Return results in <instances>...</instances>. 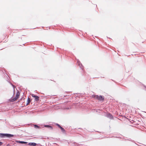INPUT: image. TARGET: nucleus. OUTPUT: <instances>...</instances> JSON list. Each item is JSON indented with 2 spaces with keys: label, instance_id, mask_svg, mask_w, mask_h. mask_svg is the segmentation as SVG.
Here are the masks:
<instances>
[{
  "label": "nucleus",
  "instance_id": "obj_1",
  "mask_svg": "<svg viewBox=\"0 0 146 146\" xmlns=\"http://www.w3.org/2000/svg\"><path fill=\"white\" fill-rule=\"evenodd\" d=\"M14 135L9 134L8 133H0V137H13Z\"/></svg>",
  "mask_w": 146,
  "mask_h": 146
},
{
  "label": "nucleus",
  "instance_id": "obj_9",
  "mask_svg": "<svg viewBox=\"0 0 146 146\" xmlns=\"http://www.w3.org/2000/svg\"><path fill=\"white\" fill-rule=\"evenodd\" d=\"M44 126L45 127H48V128H50L51 129H52V127L51 126H50L49 125H44Z\"/></svg>",
  "mask_w": 146,
  "mask_h": 146
},
{
  "label": "nucleus",
  "instance_id": "obj_4",
  "mask_svg": "<svg viewBox=\"0 0 146 146\" xmlns=\"http://www.w3.org/2000/svg\"><path fill=\"white\" fill-rule=\"evenodd\" d=\"M36 144V143H28V145L30 146H35Z\"/></svg>",
  "mask_w": 146,
  "mask_h": 146
},
{
  "label": "nucleus",
  "instance_id": "obj_18",
  "mask_svg": "<svg viewBox=\"0 0 146 146\" xmlns=\"http://www.w3.org/2000/svg\"><path fill=\"white\" fill-rule=\"evenodd\" d=\"M7 146H10V145L9 144H8Z\"/></svg>",
  "mask_w": 146,
  "mask_h": 146
},
{
  "label": "nucleus",
  "instance_id": "obj_14",
  "mask_svg": "<svg viewBox=\"0 0 146 146\" xmlns=\"http://www.w3.org/2000/svg\"><path fill=\"white\" fill-rule=\"evenodd\" d=\"M58 126V127L60 128V127H61V126H60V125H59L58 124H57V123H56V124Z\"/></svg>",
  "mask_w": 146,
  "mask_h": 146
},
{
  "label": "nucleus",
  "instance_id": "obj_5",
  "mask_svg": "<svg viewBox=\"0 0 146 146\" xmlns=\"http://www.w3.org/2000/svg\"><path fill=\"white\" fill-rule=\"evenodd\" d=\"M16 142L17 143H27V142H25V141H17Z\"/></svg>",
  "mask_w": 146,
  "mask_h": 146
},
{
  "label": "nucleus",
  "instance_id": "obj_8",
  "mask_svg": "<svg viewBox=\"0 0 146 146\" xmlns=\"http://www.w3.org/2000/svg\"><path fill=\"white\" fill-rule=\"evenodd\" d=\"M35 98V101H38L39 100V97L38 96H36V97Z\"/></svg>",
  "mask_w": 146,
  "mask_h": 146
},
{
  "label": "nucleus",
  "instance_id": "obj_15",
  "mask_svg": "<svg viewBox=\"0 0 146 146\" xmlns=\"http://www.w3.org/2000/svg\"><path fill=\"white\" fill-rule=\"evenodd\" d=\"M77 62H78V64L80 66V68H81V67L80 66V61H78Z\"/></svg>",
  "mask_w": 146,
  "mask_h": 146
},
{
  "label": "nucleus",
  "instance_id": "obj_2",
  "mask_svg": "<svg viewBox=\"0 0 146 146\" xmlns=\"http://www.w3.org/2000/svg\"><path fill=\"white\" fill-rule=\"evenodd\" d=\"M93 97L96 99L100 101L103 100H104V97L102 96H98V95H94L93 96Z\"/></svg>",
  "mask_w": 146,
  "mask_h": 146
},
{
  "label": "nucleus",
  "instance_id": "obj_7",
  "mask_svg": "<svg viewBox=\"0 0 146 146\" xmlns=\"http://www.w3.org/2000/svg\"><path fill=\"white\" fill-rule=\"evenodd\" d=\"M60 129H61V131H62L63 133H64V132H65V129H64L62 127H61H61H60Z\"/></svg>",
  "mask_w": 146,
  "mask_h": 146
},
{
  "label": "nucleus",
  "instance_id": "obj_11",
  "mask_svg": "<svg viewBox=\"0 0 146 146\" xmlns=\"http://www.w3.org/2000/svg\"><path fill=\"white\" fill-rule=\"evenodd\" d=\"M17 99H16L15 98L12 99L11 100V102H13L15 101Z\"/></svg>",
  "mask_w": 146,
  "mask_h": 146
},
{
  "label": "nucleus",
  "instance_id": "obj_6",
  "mask_svg": "<svg viewBox=\"0 0 146 146\" xmlns=\"http://www.w3.org/2000/svg\"><path fill=\"white\" fill-rule=\"evenodd\" d=\"M19 92H17V93L15 97V98L17 99L19 97Z\"/></svg>",
  "mask_w": 146,
  "mask_h": 146
},
{
  "label": "nucleus",
  "instance_id": "obj_13",
  "mask_svg": "<svg viewBox=\"0 0 146 146\" xmlns=\"http://www.w3.org/2000/svg\"><path fill=\"white\" fill-rule=\"evenodd\" d=\"M31 96L33 97L34 98H35V97H36V96L34 94H32Z\"/></svg>",
  "mask_w": 146,
  "mask_h": 146
},
{
  "label": "nucleus",
  "instance_id": "obj_12",
  "mask_svg": "<svg viewBox=\"0 0 146 146\" xmlns=\"http://www.w3.org/2000/svg\"><path fill=\"white\" fill-rule=\"evenodd\" d=\"M34 127L35 128H39V126H38V125H34Z\"/></svg>",
  "mask_w": 146,
  "mask_h": 146
},
{
  "label": "nucleus",
  "instance_id": "obj_17",
  "mask_svg": "<svg viewBox=\"0 0 146 146\" xmlns=\"http://www.w3.org/2000/svg\"><path fill=\"white\" fill-rule=\"evenodd\" d=\"M2 143L0 141V145H1L2 144Z\"/></svg>",
  "mask_w": 146,
  "mask_h": 146
},
{
  "label": "nucleus",
  "instance_id": "obj_3",
  "mask_svg": "<svg viewBox=\"0 0 146 146\" xmlns=\"http://www.w3.org/2000/svg\"><path fill=\"white\" fill-rule=\"evenodd\" d=\"M106 116L107 117L109 118L110 119H111L113 118V116L112 115L110 114V113H107L106 115Z\"/></svg>",
  "mask_w": 146,
  "mask_h": 146
},
{
  "label": "nucleus",
  "instance_id": "obj_10",
  "mask_svg": "<svg viewBox=\"0 0 146 146\" xmlns=\"http://www.w3.org/2000/svg\"><path fill=\"white\" fill-rule=\"evenodd\" d=\"M27 102H28V103L27 104V105L31 102V101H30V98H28Z\"/></svg>",
  "mask_w": 146,
  "mask_h": 146
},
{
  "label": "nucleus",
  "instance_id": "obj_16",
  "mask_svg": "<svg viewBox=\"0 0 146 146\" xmlns=\"http://www.w3.org/2000/svg\"><path fill=\"white\" fill-rule=\"evenodd\" d=\"M11 84L12 85V86H13V88L14 89L15 86L13 85L12 84Z\"/></svg>",
  "mask_w": 146,
  "mask_h": 146
}]
</instances>
